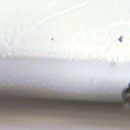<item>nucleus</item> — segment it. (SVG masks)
Wrapping results in <instances>:
<instances>
[{
  "instance_id": "obj_1",
  "label": "nucleus",
  "mask_w": 130,
  "mask_h": 130,
  "mask_svg": "<svg viewBox=\"0 0 130 130\" xmlns=\"http://www.w3.org/2000/svg\"><path fill=\"white\" fill-rule=\"evenodd\" d=\"M122 37H120V38L119 39V40L121 42H122Z\"/></svg>"
},
{
  "instance_id": "obj_2",
  "label": "nucleus",
  "mask_w": 130,
  "mask_h": 130,
  "mask_svg": "<svg viewBox=\"0 0 130 130\" xmlns=\"http://www.w3.org/2000/svg\"><path fill=\"white\" fill-rule=\"evenodd\" d=\"M46 103H48L47 102H46Z\"/></svg>"
}]
</instances>
